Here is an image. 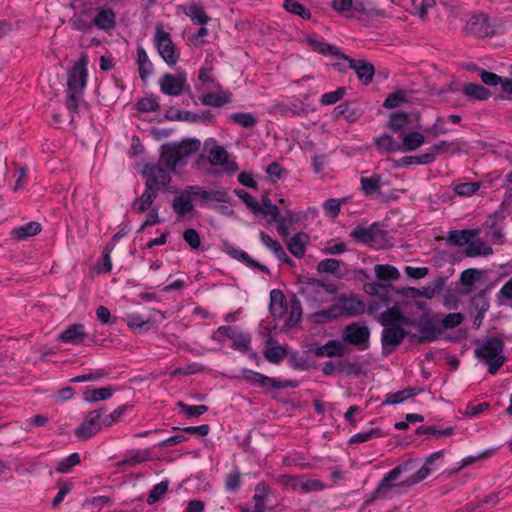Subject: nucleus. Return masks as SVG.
I'll return each instance as SVG.
<instances>
[{"label":"nucleus","mask_w":512,"mask_h":512,"mask_svg":"<svg viewBox=\"0 0 512 512\" xmlns=\"http://www.w3.org/2000/svg\"><path fill=\"white\" fill-rule=\"evenodd\" d=\"M178 406L187 417H199L208 411L206 405H188L180 401Z\"/></svg>","instance_id":"obj_62"},{"label":"nucleus","mask_w":512,"mask_h":512,"mask_svg":"<svg viewBox=\"0 0 512 512\" xmlns=\"http://www.w3.org/2000/svg\"><path fill=\"white\" fill-rule=\"evenodd\" d=\"M59 339L65 343L74 345H91L96 343L95 337H89L85 332L83 324L76 323L68 326L59 336Z\"/></svg>","instance_id":"obj_14"},{"label":"nucleus","mask_w":512,"mask_h":512,"mask_svg":"<svg viewBox=\"0 0 512 512\" xmlns=\"http://www.w3.org/2000/svg\"><path fill=\"white\" fill-rule=\"evenodd\" d=\"M352 8L354 9L355 12L365 14L368 16H377L382 18L388 17L387 13L384 10L377 9L370 5H366L363 2H356L355 4H353Z\"/></svg>","instance_id":"obj_61"},{"label":"nucleus","mask_w":512,"mask_h":512,"mask_svg":"<svg viewBox=\"0 0 512 512\" xmlns=\"http://www.w3.org/2000/svg\"><path fill=\"white\" fill-rule=\"evenodd\" d=\"M262 204V212H260V215L270 216L268 223H271L273 219H278V217L281 216L278 206L273 204L268 196L262 197Z\"/></svg>","instance_id":"obj_57"},{"label":"nucleus","mask_w":512,"mask_h":512,"mask_svg":"<svg viewBox=\"0 0 512 512\" xmlns=\"http://www.w3.org/2000/svg\"><path fill=\"white\" fill-rule=\"evenodd\" d=\"M172 208L179 217H183L194 210V205L191 198L178 195L173 199Z\"/></svg>","instance_id":"obj_42"},{"label":"nucleus","mask_w":512,"mask_h":512,"mask_svg":"<svg viewBox=\"0 0 512 512\" xmlns=\"http://www.w3.org/2000/svg\"><path fill=\"white\" fill-rule=\"evenodd\" d=\"M201 143L197 139H188L180 143H168L161 146V153L157 165L166 167L168 171H175L178 164H184V160L192 153L200 149Z\"/></svg>","instance_id":"obj_2"},{"label":"nucleus","mask_w":512,"mask_h":512,"mask_svg":"<svg viewBox=\"0 0 512 512\" xmlns=\"http://www.w3.org/2000/svg\"><path fill=\"white\" fill-rule=\"evenodd\" d=\"M467 34L476 38H486L497 33L496 19H491L483 12L474 13L464 26Z\"/></svg>","instance_id":"obj_5"},{"label":"nucleus","mask_w":512,"mask_h":512,"mask_svg":"<svg viewBox=\"0 0 512 512\" xmlns=\"http://www.w3.org/2000/svg\"><path fill=\"white\" fill-rule=\"evenodd\" d=\"M306 239V234L296 233L287 243V249L296 258H302L306 251Z\"/></svg>","instance_id":"obj_35"},{"label":"nucleus","mask_w":512,"mask_h":512,"mask_svg":"<svg viewBox=\"0 0 512 512\" xmlns=\"http://www.w3.org/2000/svg\"><path fill=\"white\" fill-rule=\"evenodd\" d=\"M410 326H415L419 329V334L410 333L409 335L411 342L419 344L433 342L438 338V336L441 333V330L430 319H410Z\"/></svg>","instance_id":"obj_11"},{"label":"nucleus","mask_w":512,"mask_h":512,"mask_svg":"<svg viewBox=\"0 0 512 512\" xmlns=\"http://www.w3.org/2000/svg\"><path fill=\"white\" fill-rule=\"evenodd\" d=\"M323 289H325L327 292H334L335 290L334 286L331 284H325L321 280L315 278H307V280L303 282V286L299 288L298 293L305 297L307 300H316L315 297H312V294H318Z\"/></svg>","instance_id":"obj_21"},{"label":"nucleus","mask_w":512,"mask_h":512,"mask_svg":"<svg viewBox=\"0 0 512 512\" xmlns=\"http://www.w3.org/2000/svg\"><path fill=\"white\" fill-rule=\"evenodd\" d=\"M481 187L480 182H466L455 185L453 191L459 196L469 197L475 194Z\"/></svg>","instance_id":"obj_60"},{"label":"nucleus","mask_w":512,"mask_h":512,"mask_svg":"<svg viewBox=\"0 0 512 512\" xmlns=\"http://www.w3.org/2000/svg\"><path fill=\"white\" fill-rule=\"evenodd\" d=\"M269 310L274 318H281L287 312L288 303L280 289L271 290Z\"/></svg>","instance_id":"obj_23"},{"label":"nucleus","mask_w":512,"mask_h":512,"mask_svg":"<svg viewBox=\"0 0 512 512\" xmlns=\"http://www.w3.org/2000/svg\"><path fill=\"white\" fill-rule=\"evenodd\" d=\"M477 229L451 230L447 233V241L454 246L467 245L478 235Z\"/></svg>","instance_id":"obj_25"},{"label":"nucleus","mask_w":512,"mask_h":512,"mask_svg":"<svg viewBox=\"0 0 512 512\" xmlns=\"http://www.w3.org/2000/svg\"><path fill=\"white\" fill-rule=\"evenodd\" d=\"M342 59L348 62V68L353 69L356 72L358 79L364 85H368L373 81L375 68L372 63L366 60H355L346 54H344Z\"/></svg>","instance_id":"obj_16"},{"label":"nucleus","mask_w":512,"mask_h":512,"mask_svg":"<svg viewBox=\"0 0 512 512\" xmlns=\"http://www.w3.org/2000/svg\"><path fill=\"white\" fill-rule=\"evenodd\" d=\"M374 270L376 277L381 281L397 280L400 277L398 269L392 265L377 264Z\"/></svg>","instance_id":"obj_44"},{"label":"nucleus","mask_w":512,"mask_h":512,"mask_svg":"<svg viewBox=\"0 0 512 512\" xmlns=\"http://www.w3.org/2000/svg\"><path fill=\"white\" fill-rule=\"evenodd\" d=\"M125 321L129 328L137 330L140 333L149 331L155 325V320L153 318L144 319L137 313L128 314Z\"/></svg>","instance_id":"obj_29"},{"label":"nucleus","mask_w":512,"mask_h":512,"mask_svg":"<svg viewBox=\"0 0 512 512\" xmlns=\"http://www.w3.org/2000/svg\"><path fill=\"white\" fill-rule=\"evenodd\" d=\"M146 178L145 187L149 190L166 192L171 181L170 171L157 164H147L142 170Z\"/></svg>","instance_id":"obj_8"},{"label":"nucleus","mask_w":512,"mask_h":512,"mask_svg":"<svg viewBox=\"0 0 512 512\" xmlns=\"http://www.w3.org/2000/svg\"><path fill=\"white\" fill-rule=\"evenodd\" d=\"M184 13L200 25H205L210 20L203 7L197 3H190L184 7Z\"/></svg>","instance_id":"obj_37"},{"label":"nucleus","mask_w":512,"mask_h":512,"mask_svg":"<svg viewBox=\"0 0 512 512\" xmlns=\"http://www.w3.org/2000/svg\"><path fill=\"white\" fill-rule=\"evenodd\" d=\"M445 286V278L438 277L430 284L421 289V297L431 299L437 292H440Z\"/></svg>","instance_id":"obj_53"},{"label":"nucleus","mask_w":512,"mask_h":512,"mask_svg":"<svg viewBox=\"0 0 512 512\" xmlns=\"http://www.w3.org/2000/svg\"><path fill=\"white\" fill-rule=\"evenodd\" d=\"M231 341V348L240 352H245L249 349L251 337L248 333L238 331Z\"/></svg>","instance_id":"obj_54"},{"label":"nucleus","mask_w":512,"mask_h":512,"mask_svg":"<svg viewBox=\"0 0 512 512\" xmlns=\"http://www.w3.org/2000/svg\"><path fill=\"white\" fill-rule=\"evenodd\" d=\"M113 392L110 387H102L97 389H87L84 392V399L88 402H96L107 400L112 396Z\"/></svg>","instance_id":"obj_48"},{"label":"nucleus","mask_w":512,"mask_h":512,"mask_svg":"<svg viewBox=\"0 0 512 512\" xmlns=\"http://www.w3.org/2000/svg\"><path fill=\"white\" fill-rule=\"evenodd\" d=\"M445 455L444 450L432 453L425 461L424 465L413 475L400 482L397 486H406V489L412 488L414 485L426 479L434 470L436 460L443 459Z\"/></svg>","instance_id":"obj_13"},{"label":"nucleus","mask_w":512,"mask_h":512,"mask_svg":"<svg viewBox=\"0 0 512 512\" xmlns=\"http://www.w3.org/2000/svg\"><path fill=\"white\" fill-rule=\"evenodd\" d=\"M231 94L220 90L217 93H207L201 98V102L207 106L221 107L231 101Z\"/></svg>","instance_id":"obj_40"},{"label":"nucleus","mask_w":512,"mask_h":512,"mask_svg":"<svg viewBox=\"0 0 512 512\" xmlns=\"http://www.w3.org/2000/svg\"><path fill=\"white\" fill-rule=\"evenodd\" d=\"M169 486V481L164 480L160 483L156 484L152 490L149 492V495L147 497V503L149 505H152L159 501L163 495L167 492Z\"/></svg>","instance_id":"obj_59"},{"label":"nucleus","mask_w":512,"mask_h":512,"mask_svg":"<svg viewBox=\"0 0 512 512\" xmlns=\"http://www.w3.org/2000/svg\"><path fill=\"white\" fill-rule=\"evenodd\" d=\"M228 153L223 146L215 145L210 150L209 161L213 166H221L227 162Z\"/></svg>","instance_id":"obj_58"},{"label":"nucleus","mask_w":512,"mask_h":512,"mask_svg":"<svg viewBox=\"0 0 512 512\" xmlns=\"http://www.w3.org/2000/svg\"><path fill=\"white\" fill-rule=\"evenodd\" d=\"M313 353L317 357H342L345 350L338 340H329L326 344L315 348Z\"/></svg>","instance_id":"obj_28"},{"label":"nucleus","mask_w":512,"mask_h":512,"mask_svg":"<svg viewBox=\"0 0 512 512\" xmlns=\"http://www.w3.org/2000/svg\"><path fill=\"white\" fill-rule=\"evenodd\" d=\"M158 193L154 190H149L145 187V191L142 193L140 198H136L132 204L133 209L138 213H144L153 204L157 198Z\"/></svg>","instance_id":"obj_39"},{"label":"nucleus","mask_w":512,"mask_h":512,"mask_svg":"<svg viewBox=\"0 0 512 512\" xmlns=\"http://www.w3.org/2000/svg\"><path fill=\"white\" fill-rule=\"evenodd\" d=\"M425 143V137L420 132H411L403 137L400 143V150L403 152H411L417 150Z\"/></svg>","instance_id":"obj_34"},{"label":"nucleus","mask_w":512,"mask_h":512,"mask_svg":"<svg viewBox=\"0 0 512 512\" xmlns=\"http://www.w3.org/2000/svg\"><path fill=\"white\" fill-rule=\"evenodd\" d=\"M160 90L169 96H179L184 91L186 85L185 73L177 75L165 73L159 80Z\"/></svg>","instance_id":"obj_15"},{"label":"nucleus","mask_w":512,"mask_h":512,"mask_svg":"<svg viewBox=\"0 0 512 512\" xmlns=\"http://www.w3.org/2000/svg\"><path fill=\"white\" fill-rule=\"evenodd\" d=\"M492 253V248L486 246L483 240L480 238H477L475 240L471 239L465 249V255L468 257H477L480 255L488 256L491 255Z\"/></svg>","instance_id":"obj_36"},{"label":"nucleus","mask_w":512,"mask_h":512,"mask_svg":"<svg viewBox=\"0 0 512 512\" xmlns=\"http://www.w3.org/2000/svg\"><path fill=\"white\" fill-rule=\"evenodd\" d=\"M339 303H342L344 315L346 316H358L365 312L366 305L362 300L355 297H342Z\"/></svg>","instance_id":"obj_30"},{"label":"nucleus","mask_w":512,"mask_h":512,"mask_svg":"<svg viewBox=\"0 0 512 512\" xmlns=\"http://www.w3.org/2000/svg\"><path fill=\"white\" fill-rule=\"evenodd\" d=\"M234 193L245 203L255 216L260 215L262 205L252 195L243 189H235Z\"/></svg>","instance_id":"obj_46"},{"label":"nucleus","mask_w":512,"mask_h":512,"mask_svg":"<svg viewBox=\"0 0 512 512\" xmlns=\"http://www.w3.org/2000/svg\"><path fill=\"white\" fill-rule=\"evenodd\" d=\"M376 148L381 152L393 153L400 150V142L396 141L391 135L383 134L374 139Z\"/></svg>","instance_id":"obj_38"},{"label":"nucleus","mask_w":512,"mask_h":512,"mask_svg":"<svg viewBox=\"0 0 512 512\" xmlns=\"http://www.w3.org/2000/svg\"><path fill=\"white\" fill-rule=\"evenodd\" d=\"M411 464L412 460L405 461L386 473L379 482L377 488L374 490V497L376 496L379 499H386L389 497L391 488H406V486H397L399 483L393 484L392 482L397 480L403 472L408 471Z\"/></svg>","instance_id":"obj_10"},{"label":"nucleus","mask_w":512,"mask_h":512,"mask_svg":"<svg viewBox=\"0 0 512 512\" xmlns=\"http://www.w3.org/2000/svg\"><path fill=\"white\" fill-rule=\"evenodd\" d=\"M406 102L405 92L403 90H397L387 96L384 100L383 106L387 109H393Z\"/></svg>","instance_id":"obj_64"},{"label":"nucleus","mask_w":512,"mask_h":512,"mask_svg":"<svg viewBox=\"0 0 512 512\" xmlns=\"http://www.w3.org/2000/svg\"><path fill=\"white\" fill-rule=\"evenodd\" d=\"M423 391L422 388L419 387H408L404 390L391 393L387 395L386 400L383 404L385 405H396L404 402L405 400L412 398Z\"/></svg>","instance_id":"obj_33"},{"label":"nucleus","mask_w":512,"mask_h":512,"mask_svg":"<svg viewBox=\"0 0 512 512\" xmlns=\"http://www.w3.org/2000/svg\"><path fill=\"white\" fill-rule=\"evenodd\" d=\"M154 46L164 62L173 67L179 61V52L173 43L171 35L164 31L162 25L158 23L155 29Z\"/></svg>","instance_id":"obj_6"},{"label":"nucleus","mask_w":512,"mask_h":512,"mask_svg":"<svg viewBox=\"0 0 512 512\" xmlns=\"http://www.w3.org/2000/svg\"><path fill=\"white\" fill-rule=\"evenodd\" d=\"M42 230L41 224L36 221L29 222L23 226L14 228L10 235L16 240H26L29 237L35 236Z\"/></svg>","instance_id":"obj_31"},{"label":"nucleus","mask_w":512,"mask_h":512,"mask_svg":"<svg viewBox=\"0 0 512 512\" xmlns=\"http://www.w3.org/2000/svg\"><path fill=\"white\" fill-rule=\"evenodd\" d=\"M346 94L345 87H338L336 90L324 93L321 96L320 102L322 105H333L341 100Z\"/></svg>","instance_id":"obj_63"},{"label":"nucleus","mask_w":512,"mask_h":512,"mask_svg":"<svg viewBox=\"0 0 512 512\" xmlns=\"http://www.w3.org/2000/svg\"><path fill=\"white\" fill-rule=\"evenodd\" d=\"M409 124V115L406 112H394L390 115L387 127L394 132L401 131Z\"/></svg>","instance_id":"obj_47"},{"label":"nucleus","mask_w":512,"mask_h":512,"mask_svg":"<svg viewBox=\"0 0 512 512\" xmlns=\"http://www.w3.org/2000/svg\"><path fill=\"white\" fill-rule=\"evenodd\" d=\"M472 306L475 309H478V314L476 316L477 319H482L484 313L489 309V301L485 296V291H481L477 295H475L471 300Z\"/></svg>","instance_id":"obj_56"},{"label":"nucleus","mask_w":512,"mask_h":512,"mask_svg":"<svg viewBox=\"0 0 512 512\" xmlns=\"http://www.w3.org/2000/svg\"><path fill=\"white\" fill-rule=\"evenodd\" d=\"M93 13V8H83L69 20L70 27L81 33H87L94 26L92 18Z\"/></svg>","instance_id":"obj_20"},{"label":"nucleus","mask_w":512,"mask_h":512,"mask_svg":"<svg viewBox=\"0 0 512 512\" xmlns=\"http://www.w3.org/2000/svg\"><path fill=\"white\" fill-rule=\"evenodd\" d=\"M302 317V306L299 299L296 296H293L291 299L290 313L287 319L286 325L289 327H293L296 325Z\"/></svg>","instance_id":"obj_52"},{"label":"nucleus","mask_w":512,"mask_h":512,"mask_svg":"<svg viewBox=\"0 0 512 512\" xmlns=\"http://www.w3.org/2000/svg\"><path fill=\"white\" fill-rule=\"evenodd\" d=\"M342 341L355 346L359 351L368 349L370 344V330L358 322L348 324L342 330Z\"/></svg>","instance_id":"obj_9"},{"label":"nucleus","mask_w":512,"mask_h":512,"mask_svg":"<svg viewBox=\"0 0 512 512\" xmlns=\"http://www.w3.org/2000/svg\"><path fill=\"white\" fill-rule=\"evenodd\" d=\"M505 343L499 337H488L475 348L477 359L488 364V372L496 374L506 361L503 355Z\"/></svg>","instance_id":"obj_4"},{"label":"nucleus","mask_w":512,"mask_h":512,"mask_svg":"<svg viewBox=\"0 0 512 512\" xmlns=\"http://www.w3.org/2000/svg\"><path fill=\"white\" fill-rule=\"evenodd\" d=\"M165 119L168 121H186V122H197L201 119V116L190 111L169 109L165 113Z\"/></svg>","instance_id":"obj_41"},{"label":"nucleus","mask_w":512,"mask_h":512,"mask_svg":"<svg viewBox=\"0 0 512 512\" xmlns=\"http://www.w3.org/2000/svg\"><path fill=\"white\" fill-rule=\"evenodd\" d=\"M242 484L241 481V473L238 468L231 470L225 479V490L230 493H235L238 491Z\"/></svg>","instance_id":"obj_51"},{"label":"nucleus","mask_w":512,"mask_h":512,"mask_svg":"<svg viewBox=\"0 0 512 512\" xmlns=\"http://www.w3.org/2000/svg\"><path fill=\"white\" fill-rule=\"evenodd\" d=\"M306 42L312 48L313 51H316L322 55H333L339 59H342V57H344V53L341 52L339 48L326 42L317 40L313 36H308L306 38Z\"/></svg>","instance_id":"obj_27"},{"label":"nucleus","mask_w":512,"mask_h":512,"mask_svg":"<svg viewBox=\"0 0 512 512\" xmlns=\"http://www.w3.org/2000/svg\"><path fill=\"white\" fill-rule=\"evenodd\" d=\"M230 120L244 128L254 127L258 120L252 113L237 112L230 115Z\"/></svg>","instance_id":"obj_49"},{"label":"nucleus","mask_w":512,"mask_h":512,"mask_svg":"<svg viewBox=\"0 0 512 512\" xmlns=\"http://www.w3.org/2000/svg\"><path fill=\"white\" fill-rule=\"evenodd\" d=\"M137 65L140 79L145 82L153 70V64L150 61L147 52L143 47L137 48Z\"/></svg>","instance_id":"obj_32"},{"label":"nucleus","mask_w":512,"mask_h":512,"mask_svg":"<svg viewBox=\"0 0 512 512\" xmlns=\"http://www.w3.org/2000/svg\"><path fill=\"white\" fill-rule=\"evenodd\" d=\"M200 193V205H207L211 202L230 203L231 201V196L224 188L216 190H206L202 188Z\"/></svg>","instance_id":"obj_24"},{"label":"nucleus","mask_w":512,"mask_h":512,"mask_svg":"<svg viewBox=\"0 0 512 512\" xmlns=\"http://www.w3.org/2000/svg\"><path fill=\"white\" fill-rule=\"evenodd\" d=\"M342 262L335 258H326L321 260L317 265L318 272L330 273L336 277L341 276L340 266Z\"/></svg>","instance_id":"obj_45"},{"label":"nucleus","mask_w":512,"mask_h":512,"mask_svg":"<svg viewBox=\"0 0 512 512\" xmlns=\"http://www.w3.org/2000/svg\"><path fill=\"white\" fill-rule=\"evenodd\" d=\"M461 92L468 101H486L492 95L489 89L472 82L465 83L461 88Z\"/></svg>","instance_id":"obj_22"},{"label":"nucleus","mask_w":512,"mask_h":512,"mask_svg":"<svg viewBox=\"0 0 512 512\" xmlns=\"http://www.w3.org/2000/svg\"><path fill=\"white\" fill-rule=\"evenodd\" d=\"M96 15L93 17L94 26L99 30L111 32L116 27V13L112 8H95Z\"/></svg>","instance_id":"obj_19"},{"label":"nucleus","mask_w":512,"mask_h":512,"mask_svg":"<svg viewBox=\"0 0 512 512\" xmlns=\"http://www.w3.org/2000/svg\"><path fill=\"white\" fill-rule=\"evenodd\" d=\"M287 354V348L280 345L274 337L269 336L265 340L263 356L269 363L278 365L286 358Z\"/></svg>","instance_id":"obj_18"},{"label":"nucleus","mask_w":512,"mask_h":512,"mask_svg":"<svg viewBox=\"0 0 512 512\" xmlns=\"http://www.w3.org/2000/svg\"><path fill=\"white\" fill-rule=\"evenodd\" d=\"M283 7L286 11L298 15L303 19H310L311 12L296 0H284Z\"/></svg>","instance_id":"obj_50"},{"label":"nucleus","mask_w":512,"mask_h":512,"mask_svg":"<svg viewBox=\"0 0 512 512\" xmlns=\"http://www.w3.org/2000/svg\"><path fill=\"white\" fill-rule=\"evenodd\" d=\"M80 461L81 459L79 453H72L68 457L58 462L56 471L58 473H68L74 466L78 465Z\"/></svg>","instance_id":"obj_55"},{"label":"nucleus","mask_w":512,"mask_h":512,"mask_svg":"<svg viewBox=\"0 0 512 512\" xmlns=\"http://www.w3.org/2000/svg\"><path fill=\"white\" fill-rule=\"evenodd\" d=\"M270 490L264 483L256 485L253 500L255 501L254 509L252 512H265V500L267 499Z\"/></svg>","instance_id":"obj_43"},{"label":"nucleus","mask_w":512,"mask_h":512,"mask_svg":"<svg viewBox=\"0 0 512 512\" xmlns=\"http://www.w3.org/2000/svg\"><path fill=\"white\" fill-rule=\"evenodd\" d=\"M87 64V57L82 56L68 74L66 106L74 113L78 111V102L87 84Z\"/></svg>","instance_id":"obj_3"},{"label":"nucleus","mask_w":512,"mask_h":512,"mask_svg":"<svg viewBox=\"0 0 512 512\" xmlns=\"http://www.w3.org/2000/svg\"><path fill=\"white\" fill-rule=\"evenodd\" d=\"M378 322L383 326L382 354L387 356L396 351L406 336L409 337L410 333L404 327L410 326V318L397 305H394L379 315Z\"/></svg>","instance_id":"obj_1"},{"label":"nucleus","mask_w":512,"mask_h":512,"mask_svg":"<svg viewBox=\"0 0 512 512\" xmlns=\"http://www.w3.org/2000/svg\"><path fill=\"white\" fill-rule=\"evenodd\" d=\"M103 412V408L90 411L80 426L75 429V436L79 439L87 440L98 433L103 425L101 418Z\"/></svg>","instance_id":"obj_12"},{"label":"nucleus","mask_w":512,"mask_h":512,"mask_svg":"<svg viewBox=\"0 0 512 512\" xmlns=\"http://www.w3.org/2000/svg\"><path fill=\"white\" fill-rule=\"evenodd\" d=\"M241 378L251 385H256L263 389H285V388H296L299 383L296 380H278L262 373L250 370L242 369Z\"/></svg>","instance_id":"obj_7"},{"label":"nucleus","mask_w":512,"mask_h":512,"mask_svg":"<svg viewBox=\"0 0 512 512\" xmlns=\"http://www.w3.org/2000/svg\"><path fill=\"white\" fill-rule=\"evenodd\" d=\"M361 190L367 197H378L381 195V184L382 179L378 174H374L371 177L360 178Z\"/></svg>","instance_id":"obj_26"},{"label":"nucleus","mask_w":512,"mask_h":512,"mask_svg":"<svg viewBox=\"0 0 512 512\" xmlns=\"http://www.w3.org/2000/svg\"><path fill=\"white\" fill-rule=\"evenodd\" d=\"M384 233L385 232L380 229L379 223L375 222L369 227L361 225L356 226L350 232V237H352L357 243L368 245L374 243L377 237Z\"/></svg>","instance_id":"obj_17"}]
</instances>
